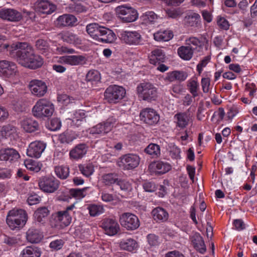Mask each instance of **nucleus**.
I'll use <instances>...</instances> for the list:
<instances>
[{
    "mask_svg": "<svg viewBox=\"0 0 257 257\" xmlns=\"http://www.w3.org/2000/svg\"><path fill=\"white\" fill-rule=\"evenodd\" d=\"M86 31L93 39L103 43H111L116 39V35L111 30L97 23L87 25Z\"/></svg>",
    "mask_w": 257,
    "mask_h": 257,
    "instance_id": "f257e3e1",
    "label": "nucleus"
},
{
    "mask_svg": "<svg viewBox=\"0 0 257 257\" xmlns=\"http://www.w3.org/2000/svg\"><path fill=\"white\" fill-rule=\"evenodd\" d=\"M10 55L23 66H25L34 52L32 47L26 42H17L11 45Z\"/></svg>",
    "mask_w": 257,
    "mask_h": 257,
    "instance_id": "f03ea898",
    "label": "nucleus"
},
{
    "mask_svg": "<svg viewBox=\"0 0 257 257\" xmlns=\"http://www.w3.org/2000/svg\"><path fill=\"white\" fill-rule=\"evenodd\" d=\"M27 220V215L23 209H12L9 211L7 216V223L12 230L22 228Z\"/></svg>",
    "mask_w": 257,
    "mask_h": 257,
    "instance_id": "7ed1b4c3",
    "label": "nucleus"
},
{
    "mask_svg": "<svg viewBox=\"0 0 257 257\" xmlns=\"http://www.w3.org/2000/svg\"><path fill=\"white\" fill-rule=\"evenodd\" d=\"M137 91L140 98L148 102L156 100L158 97L157 88L150 82L140 83L137 87Z\"/></svg>",
    "mask_w": 257,
    "mask_h": 257,
    "instance_id": "20e7f679",
    "label": "nucleus"
},
{
    "mask_svg": "<svg viewBox=\"0 0 257 257\" xmlns=\"http://www.w3.org/2000/svg\"><path fill=\"white\" fill-rule=\"evenodd\" d=\"M54 111V105L48 100L40 99L32 109L33 115L38 118L51 116Z\"/></svg>",
    "mask_w": 257,
    "mask_h": 257,
    "instance_id": "39448f33",
    "label": "nucleus"
},
{
    "mask_svg": "<svg viewBox=\"0 0 257 257\" xmlns=\"http://www.w3.org/2000/svg\"><path fill=\"white\" fill-rule=\"evenodd\" d=\"M125 95V89L115 85L108 87L104 93L105 99L109 103H116L119 102Z\"/></svg>",
    "mask_w": 257,
    "mask_h": 257,
    "instance_id": "423d86ee",
    "label": "nucleus"
},
{
    "mask_svg": "<svg viewBox=\"0 0 257 257\" xmlns=\"http://www.w3.org/2000/svg\"><path fill=\"white\" fill-rule=\"evenodd\" d=\"M120 40L128 45H141L143 44V39L139 31H123L120 33Z\"/></svg>",
    "mask_w": 257,
    "mask_h": 257,
    "instance_id": "0eeeda50",
    "label": "nucleus"
},
{
    "mask_svg": "<svg viewBox=\"0 0 257 257\" xmlns=\"http://www.w3.org/2000/svg\"><path fill=\"white\" fill-rule=\"evenodd\" d=\"M116 12L120 19L124 23L134 22L138 18L137 11L131 7L118 6L116 8Z\"/></svg>",
    "mask_w": 257,
    "mask_h": 257,
    "instance_id": "6e6552de",
    "label": "nucleus"
},
{
    "mask_svg": "<svg viewBox=\"0 0 257 257\" xmlns=\"http://www.w3.org/2000/svg\"><path fill=\"white\" fill-rule=\"evenodd\" d=\"M140 158L136 154H127L121 156L117 162L118 166L123 170H129L136 168L140 163Z\"/></svg>",
    "mask_w": 257,
    "mask_h": 257,
    "instance_id": "1a4fd4ad",
    "label": "nucleus"
},
{
    "mask_svg": "<svg viewBox=\"0 0 257 257\" xmlns=\"http://www.w3.org/2000/svg\"><path fill=\"white\" fill-rule=\"evenodd\" d=\"M140 118L142 122L147 125H154L159 121L160 115L154 109L147 107L141 110Z\"/></svg>",
    "mask_w": 257,
    "mask_h": 257,
    "instance_id": "9d476101",
    "label": "nucleus"
},
{
    "mask_svg": "<svg viewBox=\"0 0 257 257\" xmlns=\"http://www.w3.org/2000/svg\"><path fill=\"white\" fill-rule=\"evenodd\" d=\"M119 222L121 225L128 230H134L140 226V221L135 214L126 212L119 216Z\"/></svg>",
    "mask_w": 257,
    "mask_h": 257,
    "instance_id": "9b49d317",
    "label": "nucleus"
},
{
    "mask_svg": "<svg viewBox=\"0 0 257 257\" xmlns=\"http://www.w3.org/2000/svg\"><path fill=\"white\" fill-rule=\"evenodd\" d=\"M59 181L54 177L44 176L39 180V186L41 190L46 193H53L59 186Z\"/></svg>",
    "mask_w": 257,
    "mask_h": 257,
    "instance_id": "f8f14e48",
    "label": "nucleus"
},
{
    "mask_svg": "<svg viewBox=\"0 0 257 257\" xmlns=\"http://www.w3.org/2000/svg\"><path fill=\"white\" fill-rule=\"evenodd\" d=\"M115 122V119L109 118L106 121L99 123L89 128V133L93 135H104L111 130Z\"/></svg>",
    "mask_w": 257,
    "mask_h": 257,
    "instance_id": "ddd939ff",
    "label": "nucleus"
},
{
    "mask_svg": "<svg viewBox=\"0 0 257 257\" xmlns=\"http://www.w3.org/2000/svg\"><path fill=\"white\" fill-rule=\"evenodd\" d=\"M102 228L106 234L113 236L117 233L119 230V225L117 221L112 218H105L102 222Z\"/></svg>",
    "mask_w": 257,
    "mask_h": 257,
    "instance_id": "4468645a",
    "label": "nucleus"
},
{
    "mask_svg": "<svg viewBox=\"0 0 257 257\" xmlns=\"http://www.w3.org/2000/svg\"><path fill=\"white\" fill-rule=\"evenodd\" d=\"M29 86L31 92L38 97L44 96L47 91V86L46 83L41 80H32L30 81Z\"/></svg>",
    "mask_w": 257,
    "mask_h": 257,
    "instance_id": "2eb2a0df",
    "label": "nucleus"
},
{
    "mask_svg": "<svg viewBox=\"0 0 257 257\" xmlns=\"http://www.w3.org/2000/svg\"><path fill=\"white\" fill-rule=\"evenodd\" d=\"M0 18L11 22H19L22 19L21 13L13 9L0 10Z\"/></svg>",
    "mask_w": 257,
    "mask_h": 257,
    "instance_id": "dca6fc26",
    "label": "nucleus"
},
{
    "mask_svg": "<svg viewBox=\"0 0 257 257\" xmlns=\"http://www.w3.org/2000/svg\"><path fill=\"white\" fill-rule=\"evenodd\" d=\"M20 156L17 151L13 148H5L0 150V160L6 162L13 163L18 160Z\"/></svg>",
    "mask_w": 257,
    "mask_h": 257,
    "instance_id": "f3484780",
    "label": "nucleus"
},
{
    "mask_svg": "<svg viewBox=\"0 0 257 257\" xmlns=\"http://www.w3.org/2000/svg\"><path fill=\"white\" fill-rule=\"evenodd\" d=\"M174 118L176 128L180 131L185 129L188 125L190 116V114L186 112H180L176 113Z\"/></svg>",
    "mask_w": 257,
    "mask_h": 257,
    "instance_id": "a211bd4d",
    "label": "nucleus"
},
{
    "mask_svg": "<svg viewBox=\"0 0 257 257\" xmlns=\"http://www.w3.org/2000/svg\"><path fill=\"white\" fill-rule=\"evenodd\" d=\"M190 240L193 247L201 254L206 251V246L203 238L198 232H195L190 236Z\"/></svg>",
    "mask_w": 257,
    "mask_h": 257,
    "instance_id": "6ab92c4d",
    "label": "nucleus"
},
{
    "mask_svg": "<svg viewBox=\"0 0 257 257\" xmlns=\"http://www.w3.org/2000/svg\"><path fill=\"white\" fill-rule=\"evenodd\" d=\"M45 149V145L39 141L31 143L27 150V154L31 157L39 158Z\"/></svg>",
    "mask_w": 257,
    "mask_h": 257,
    "instance_id": "aec40b11",
    "label": "nucleus"
},
{
    "mask_svg": "<svg viewBox=\"0 0 257 257\" xmlns=\"http://www.w3.org/2000/svg\"><path fill=\"white\" fill-rule=\"evenodd\" d=\"M17 67L14 62L7 60L0 61V75L10 76L17 72Z\"/></svg>",
    "mask_w": 257,
    "mask_h": 257,
    "instance_id": "412c9836",
    "label": "nucleus"
},
{
    "mask_svg": "<svg viewBox=\"0 0 257 257\" xmlns=\"http://www.w3.org/2000/svg\"><path fill=\"white\" fill-rule=\"evenodd\" d=\"M165 54L163 50L159 48L155 49L149 56V62L151 64L156 65L165 62Z\"/></svg>",
    "mask_w": 257,
    "mask_h": 257,
    "instance_id": "4be33fe9",
    "label": "nucleus"
},
{
    "mask_svg": "<svg viewBox=\"0 0 257 257\" xmlns=\"http://www.w3.org/2000/svg\"><path fill=\"white\" fill-rule=\"evenodd\" d=\"M121 249L132 252L137 249L138 243L137 241L131 237L121 239L119 242Z\"/></svg>",
    "mask_w": 257,
    "mask_h": 257,
    "instance_id": "5701e85b",
    "label": "nucleus"
},
{
    "mask_svg": "<svg viewBox=\"0 0 257 257\" xmlns=\"http://www.w3.org/2000/svg\"><path fill=\"white\" fill-rule=\"evenodd\" d=\"M87 149L88 146L86 144L84 143L78 144L70 151V157L76 160L81 159L86 154Z\"/></svg>",
    "mask_w": 257,
    "mask_h": 257,
    "instance_id": "b1692460",
    "label": "nucleus"
},
{
    "mask_svg": "<svg viewBox=\"0 0 257 257\" xmlns=\"http://www.w3.org/2000/svg\"><path fill=\"white\" fill-rule=\"evenodd\" d=\"M205 38L200 37H191L186 39V44L189 46L193 51L200 52L203 49L204 45Z\"/></svg>",
    "mask_w": 257,
    "mask_h": 257,
    "instance_id": "393cba45",
    "label": "nucleus"
},
{
    "mask_svg": "<svg viewBox=\"0 0 257 257\" xmlns=\"http://www.w3.org/2000/svg\"><path fill=\"white\" fill-rule=\"evenodd\" d=\"M56 9L55 5L50 4L47 1H41L38 2L36 6V11L40 14H50L53 12Z\"/></svg>",
    "mask_w": 257,
    "mask_h": 257,
    "instance_id": "a878e982",
    "label": "nucleus"
},
{
    "mask_svg": "<svg viewBox=\"0 0 257 257\" xmlns=\"http://www.w3.org/2000/svg\"><path fill=\"white\" fill-rule=\"evenodd\" d=\"M43 237L42 233L34 228H30L26 233L27 240L32 243H39L42 239Z\"/></svg>",
    "mask_w": 257,
    "mask_h": 257,
    "instance_id": "bb28decb",
    "label": "nucleus"
},
{
    "mask_svg": "<svg viewBox=\"0 0 257 257\" xmlns=\"http://www.w3.org/2000/svg\"><path fill=\"white\" fill-rule=\"evenodd\" d=\"M21 124L23 128L28 133L34 132L39 127L38 122L31 118L23 119L21 121Z\"/></svg>",
    "mask_w": 257,
    "mask_h": 257,
    "instance_id": "cd10ccee",
    "label": "nucleus"
},
{
    "mask_svg": "<svg viewBox=\"0 0 257 257\" xmlns=\"http://www.w3.org/2000/svg\"><path fill=\"white\" fill-rule=\"evenodd\" d=\"M64 216V211L53 213L50 218V225L54 228H62V220Z\"/></svg>",
    "mask_w": 257,
    "mask_h": 257,
    "instance_id": "c85d7f7f",
    "label": "nucleus"
},
{
    "mask_svg": "<svg viewBox=\"0 0 257 257\" xmlns=\"http://www.w3.org/2000/svg\"><path fill=\"white\" fill-rule=\"evenodd\" d=\"M43 64V59L39 55H35L34 52L25 67L32 69H36L41 67Z\"/></svg>",
    "mask_w": 257,
    "mask_h": 257,
    "instance_id": "c756f323",
    "label": "nucleus"
},
{
    "mask_svg": "<svg viewBox=\"0 0 257 257\" xmlns=\"http://www.w3.org/2000/svg\"><path fill=\"white\" fill-rule=\"evenodd\" d=\"M88 187H84L82 189L72 188L69 190L68 194L65 195V201H68L71 198L81 199L86 196V191Z\"/></svg>",
    "mask_w": 257,
    "mask_h": 257,
    "instance_id": "7c9ffc66",
    "label": "nucleus"
},
{
    "mask_svg": "<svg viewBox=\"0 0 257 257\" xmlns=\"http://www.w3.org/2000/svg\"><path fill=\"white\" fill-rule=\"evenodd\" d=\"M177 53L179 56L183 60H190L193 55V49L189 46H182L177 49Z\"/></svg>",
    "mask_w": 257,
    "mask_h": 257,
    "instance_id": "2f4dec72",
    "label": "nucleus"
},
{
    "mask_svg": "<svg viewBox=\"0 0 257 257\" xmlns=\"http://www.w3.org/2000/svg\"><path fill=\"white\" fill-rule=\"evenodd\" d=\"M118 180L117 175L115 173H109L103 174L100 178V182L104 185L110 186L116 183Z\"/></svg>",
    "mask_w": 257,
    "mask_h": 257,
    "instance_id": "473e14b6",
    "label": "nucleus"
},
{
    "mask_svg": "<svg viewBox=\"0 0 257 257\" xmlns=\"http://www.w3.org/2000/svg\"><path fill=\"white\" fill-rule=\"evenodd\" d=\"M173 36V33L171 30H160L154 33V38L157 41L166 42L171 40Z\"/></svg>",
    "mask_w": 257,
    "mask_h": 257,
    "instance_id": "72a5a7b5",
    "label": "nucleus"
},
{
    "mask_svg": "<svg viewBox=\"0 0 257 257\" xmlns=\"http://www.w3.org/2000/svg\"><path fill=\"white\" fill-rule=\"evenodd\" d=\"M152 213L154 220L157 221H165L169 217L168 212L162 207H158L154 208Z\"/></svg>",
    "mask_w": 257,
    "mask_h": 257,
    "instance_id": "f704fd0d",
    "label": "nucleus"
},
{
    "mask_svg": "<svg viewBox=\"0 0 257 257\" xmlns=\"http://www.w3.org/2000/svg\"><path fill=\"white\" fill-rule=\"evenodd\" d=\"M152 166L155 169V172L157 174H164L168 172L171 169V166L169 163L164 161H157Z\"/></svg>",
    "mask_w": 257,
    "mask_h": 257,
    "instance_id": "c9c22d12",
    "label": "nucleus"
},
{
    "mask_svg": "<svg viewBox=\"0 0 257 257\" xmlns=\"http://www.w3.org/2000/svg\"><path fill=\"white\" fill-rule=\"evenodd\" d=\"M85 79L87 82H89L92 85H97L100 82V73L97 70H90L86 74Z\"/></svg>",
    "mask_w": 257,
    "mask_h": 257,
    "instance_id": "e433bc0d",
    "label": "nucleus"
},
{
    "mask_svg": "<svg viewBox=\"0 0 257 257\" xmlns=\"http://www.w3.org/2000/svg\"><path fill=\"white\" fill-rule=\"evenodd\" d=\"M86 58L82 55L65 56V64L71 65H83L86 62Z\"/></svg>",
    "mask_w": 257,
    "mask_h": 257,
    "instance_id": "4c0bfd02",
    "label": "nucleus"
},
{
    "mask_svg": "<svg viewBox=\"0 0 257 257\" xmlns=\"http://www.w3.org/2000/svg\"><path fill=\"white\" fill-rule=\"evenodd\" d=\"M50 211L47 207H42L38 208L35 211L34 216L38 222L44 223Z\"/></svg>",
    "mask_w": 257,
    "mask_h": 257,
    "instance_id": "58836bf2",
    "label": "nucleus"
},
{
    "mask_svg": "<svg viewBox=\"0 0 257 257\" xmlns=\"http://www.w3.org/2000/svg\"><path fill=\"white\" fill-rule=\"evenodd\" d=\"M145 152L153 158H158L161 155L160 147L156 144L151 143L146 148Z\"/></svg>",
    "mask_w": 257,
    "mask_h": 257,
    "instance_id": "ea45409f",
    "label": "nucleus"
},
{
    "mask_svg": "<svg viewBox=\"0 0 257 257\" xmlns=\"http://www.w3.org/2000/svg\"><path fill=\"white\" fill-rule=\"evenodd\" d=\"M187 86L189 91L193 97H197L199 95V84L197 78L189 80L187 81Z\"/></svg>",
    "mask_w": 257,
    "mask_h": 257,
    "instance_id": "a19ab883",
    "label": "nucleus"
},
{
    "mask_svg": "<svg viewBox=\"0 0 257 257\" xmlns=\"http://www.w3.org/2000/svg\"><path fill=\"white\" fill-rule=\"evenodd\" d=\"M41 252L37 247L27 246L24 248L22 253V257H40Z\"/></svg>",
    "mask_w": 257,
    "mask_h": 257,
    "instance_id": "79ce46f5",
    "label": "nucleus"
},
{
    "mask_svg": "<svg viewBox=\"0 0 257 257\" xmlns=\"http://www.w3.org/2000/svg\"><path fill=\"white\" fill-rule=\"evenodd\" d=\"M143 23L148 24H153L158 19L157 15L153 11H148L144 14L141 17Z\"/></svg>",
    "mask_w": 257,
    "mask_h": 257,
    "instance_id": "37998d69",
    "label": "nucleus"
},
{
    "mask_svg": "<svg viewBox=\"0 0 257 257\" xmlns=\"http://www.w3.org/2000/svg\"><path fill=\"white\" fill-rule=\"evenodd\" d=\"M167 151H168L169 156L173 159H179L181 158L180 153L181 150L180 149L176 146L174 143H170L168 145V147L167 148Z\"/></svg>",
    "mask_w": 257,
    "mask_h": 257,
    "instance_id": "c03bdc74",
    "label": "nucleus"
},
{
    "mask_svg": "<svg viewBox=\"0 0 257 257\" xmlns=\"http://www.w3.org/2000/svg\"><path fill=\"white\" fill-rule=\"evenodd\" d=\"M35 46L42 54L49 52L50 48L48 42L44 39H38L36 41Z\"/></svg>",
    "mask_w": 257,
    "mask_h": 257,
    "instance_id": "a18cd8bd",
    "label": "nucleus"
},
{
    "mask_svg": "<svg viewBox=\"0 0 257 257\" xmlns=\"http://www.w3.org/2000/svg\"><path fill=\"white\" fill-rule=\"evenodd\" d=\"M24 164L27 169L34 172H38L42 167V164L32 159L26 160Z\"/></svg>",
    "mask_w": 257,
    "mask_h": 257,
    "instance_id": "49530a36",
    "label": "nucleus"
},
{
    "mask_svg": "<svg viewBox=\"0 0 257 257\" xmlns=\"http://www.w3.org/2000/svg\"><path fill=\"white\" fill-rule=\"evenodd\" d=\"M186 22L191 27H197L200 24V16L197 13H193L188 16Z\"/></svg>",
    "mask_w": 257,
    "mask_h": 257,
    "instance_id": "de8ad7c7",
    "label": "nucleus"
},
{
    "mask_svg": "<svg viewBox=\"0 0 257 257\" xmlns=\"http://www.w3.org/2000/svg\"><path fill=\"white\" fill-rule=\"evenodd\" d=\"M79 169L81 173L87 177L92 175L94 172V166L91 163L80 165Z\"/></svg>",
    "mask_w": 257,
    "mask_h": 257,
    "instance_id": "09e8293b",
    "label": "nucleus"
},
{
    "mask_svg": "<svg viewBox=\"0 0 257 257\" xmlns=\"http://www.w3.org/2000/svg\"><path fill=\"white\" fill-rule=\"evenodd\" d=\"M88 209L91 216H98L104 212L103 207L100 205L90 204L88 207Z\"/></svg>",
    "mask_w": 257,
    "mask_h": 257,
    "instance_id": "8fccbe9b",
    "label": "nucleus"
},
{
    "mask_svg": "<svg viewBox=\"0 0 257 257\" xmlns=\"http://www.w3.org/2000/svg\"><path fill=\"white\" fill-rule=\"evenodd\" d=\"M65 9L70 13H81L85 12L87 9L85 7L80 4L74 3L70 5Z\"/></svg>",
    "mask_w": 257,
    "mask_h": 257,
    "instance_id": "3c124183",
    "label": "nucleus"
},
{
    "mask_svg": "<svg viewBox=\"0 0 257 257\" xmlns=\"http://www.w3.org/2000/svg\"><path fill=\"white\" fill-rule=\"evenodd\" d=\"M65 42L75 45L81 44V40L72 32L65 31Z\"/></svg>",
    "mask_w": 257,
    "mask_h": 257,
    "instance_id": "603ef678",
    "label": "nucleus"
},
{
    "mask_svg": "<svg viewBox=\"0 0 257 257\" xmlns=\"http://www.w3.org/2000/svg\"><path fill=\"white\" fill-rule=\"evenodd\" d=\"M16 127L14 125L10 124L4 125L1 130L2 135L5 136H10L11 135L16 132Z\"/></svg>",
    "mask_w": 257,
    "mask_h": 257,
    "instance_id": "864d4df0",
    "label": "nucleus"
},
{
    "mask_svg": "<svg viewBox=\"0 0 257 257\" xmlns=\"http://www.w3.org/2000/svg\"><path fill=\"white\" fill-rule=\"evenodd\" d=\"M217 24L220 29L227 30L230 25L228 21L224 17L218 16L217 18Z\"/></svg>",
    "mask_w": 257,
    "mask_h": 257,
    "instance_id": "5fc2aeb1",
    "label": "nucleus"
},
{
    "mask_svg": "<svg viewBox=\"0 0 257 257\" xmlns=\"http://www.w3.org/2000/svg\"><path fill=\"white\" fill-rule=\"evenodd\" d=\"M211 79L208 77H203L201 80V85L202 91L204 93H207L209 92Z\"/></svg>",
    "mask_w": 257,
    "mask_h": 257,
    "instance_id": "6e6d98bb",
    "label": "nucleus"
},
{
    "mask_svg": "<svg viewBox=\"0 0 257 257\" xmlns=\"http://www.w3.org/2000/svg\"><path fill=\"white\" fill-rule=\"evenodd\" d=\"M210 59L211 58L209 56H205L197 64L196 70L199 74L202 73L203 68L206 67L207 64L210 62Z\"/></svg>",
    "mask_w": 257,
    "mask_h": 257,
    "instance_id": "4d7b16f0",
    "label": "nucleus"
},
{
    "mask_svg": "<svg viewBox=\"0 0 257 257\" xmlns=\"http://www.w3.org/2000/svg\"><path fill=\"white\" fill-rule=\"evenodd\" d=\"M225 115L224 110L223 108L220 107L219 109L215 111L211 117V120L215 119L216 121L219 122L223 120Z\"/></svg>",
    "mask_w": 257,
    "mask_h": 257,
    "instance_id": "13d9d810",
    "label": "nucleus"
},
{
    "mask_svg": "<svg viewBox=\"0 0 257 257\" xmlns=\"http://www.w3.org/2000/svg\"><path fill=\"white\" fill-rule=\"evenodd\" d=\"M77 24V18L72 15L65 14V26H75Z\"/></svg>",
    "mask_w": 257,
    "mask_h": 257,
    "instance_id": "bf43d9fd",
    "label": "nucleus"
},
{
    "mask_svg": "<svg viewBox=\"0 0 257 257\" xmlns=\"http://www.w3.org/2000/svg\"><path fill=\"white\" fill-rule=\"evenodd\" d=\"M147 240L151 246H157L159 244V237L154 234H149L147 235Z\"/></svg>",
    "mask_w": 257,
    "mask_h": 257,
    "instance_id": "052dcab7",
    "label": "nucleus"
},
{
    "mask_svg": "<svg viewBox=\"0 0 257 257\" xmlns=\"http://www.w3.org/2000/svg\"><path fill=\"white\" fill-rule=\"evenodd\" d=\"M61 126V122L59 118H53L51 120L49 128L52 131H56L59 130Z\"/></svg>",
    "mask_w": 257,
    "mask_h": 257,
    "instance_id": "680f3d73",
    "label": "nucleus"
},
{
    "mask_svg": "<svg viewBox=\"0 0 257 257\" xmlns=\"http://www.w3.org/2000/svg\"><path fill=\"white\" fill-rule=\"evenodd\" d=\"M11 176V170L7 168L0 167V179H9Z\"/></svg>",
    "mask_w": 257,
    "mask_h": 257,
    "instance_id": "e2e57ef3",
    "label": "nucleus"
},
{
    "mask_svg": "<svg viewBox=\"0 0 257 257\" xmlns=\"http://www.w3.org/2000/svg\"><path fill=\"white\" fill-rule=\"evenodd\" d=\"M213 1L214 0H192V4L198 8H204L207 2L212 5Z\"/></svg>",
    "mask_w": 257,
    "mask_h": 257,
    "instance_id": "0e129e2a",
    "label": "nucleus"
},
{
    "mask_svg": "<svg viewBox=\"0 0 257 257\" xmlns=\"http://www.w3.org/2000/svg\"><path fill=\"white\" fill-rule=\"evenodd\" d=\"M233 226L237 231H241L245 228V224L241 219H234L233 221Z\"/></svg>",
    "mask_w": 257,
    "mask_h": 257,
    "instance_id": "69168bd1",
    "label": "nucleus"
},
{
    "mask_svg": "<svg viewBox=\"0 0 257 257\" xmlns=\"http://www.w3.org/2000/svg\"><path fill=\"white\" fill-rule=\"evenodd\" d=\"M183 91V87L180 84H175L172 85L170 88L171 94L176 97V94H180Z\"/></svg>",
    "mask_w": 257,
    "mask_h": 257,
    "instance_id": "338daca9",
    "label": "nucleus"
},
{
    "mask_svg": "<svg viewBox=\"0 0 257 257\" xmlns=\"http://www.w3.org/2000/svg\"><path fill=\"white\" fill-rule=\"evenodd\" d=\"M116 184L120 187L121 190L129 191L132 189L131 184L126 180H117Z\"/></svg>",
    "mask_w": 257,
    "mask_h": 257,
    "instance_id": "774afa93",
    "label": "nucleus"
}]
</instances>
